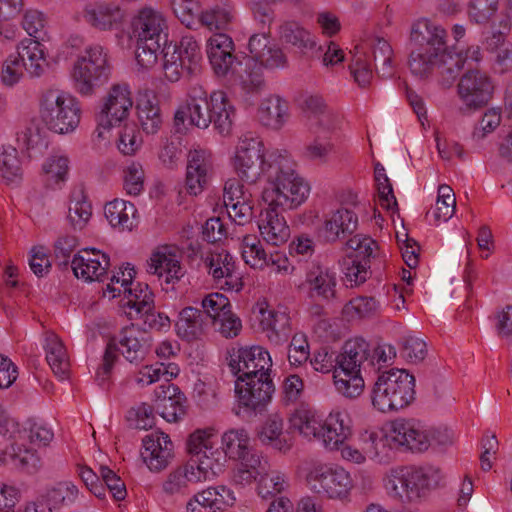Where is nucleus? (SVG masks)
Listing matches in <instances>:
<instances>
[{"mask_svg":"<svg viewBox=\"0 0 512 512\" xmlns=\"http://www.w3.org/2000/svg\"><path fill=\"white\" fill-rule=\"evenodd\" d=\"M242 257L253 268H263L269 264V255L255 236L247 235L242 241Z\"/></svg>","mask_w":512,"mask_h":512,"instance_id":"nucleus-55","label":"nucleus"},{"mask_svg":"<svg viewBox=\"0 0 512 512\" xmlns=\"http://www.w3.org/2000/svg\"><path fill=\"white\" fill-rule=\"evenodd\" d=\"M456 198L452 188L448 185H440L435 204L433 217L436 224L448 221L455 213Z\"/></svg>","mask_w":512,"mask_h":512,"instance_id":"nucleus-54","label":"nucleus"},{"mask_svg":"<svg viewBox=\"0 0 512 512\" xmlns=\"http://www.w3.org/2000/svg\"><path fill=\"white\" fill-rule=\"evenodd\" d=\"M347 246L353 250L354 260L368 264L370 258L376 256L378 244L369 236L355 235L347 241Z\"/></svg>","mask_w":512,"mask_h":512,"instance_id":"nucleus-57","label":"nucleus"},{"mask_svg":"<svg viewBox=\"0 0 512 512\" xmlns=\"http://www.w3.org/2000/svg\"><path fill=\"white\" fill-rule=\"evenodd\" d=\"M156 397L157 410L168 422H176L185 415L186 398L177 386L170 383L161 385L156 391Z\"/></svg>","mask_w":512,"mask_h":512,"instance_id":"nucleus-32","label":"nucleus"},{"mask_svg":"<svg viewBox=\"0 0 512 512\" xmlns=\"http://www.w3.org/2000/svg\"><path fill=\"white\" fill-rule=\"evenodd\" d=\"M198 483L201 481L193 469V464L187 462L168 473L162 483V491L170 497H184L190 493V487Z\"/></svg>","mask_w":512,"mask_h":512,"instance_id":"nucleus-35","label":"nucleus"},{"mask_svg":"<svg viewBox=\"0 0 512 512\" xmlns=\"http://www.w3.org/2000/svg\"><path fill=\"white\" fill-rule=\"evenodd\" d=\"M269 160L268 187L263 191V200L270 206L297 208L308 198L309 184L295 171V163L286 151H272Z\"/></svg>","mask_w":512,"mask_h":512,"instance_id":"nucleus-2","label":"nucleus"},{"mask_svg":"<svg viewBox=\"0 0 512 512\" xmlns=\"http://www.w3.org/2000/svg\"><path fill=\"white\" fill-rule=\"evenodd\" d=\"M136 109L142 130L146 134H156L163 123L157 96L151 91L140 94Z\"/></svg>","mask_w":512,"mask_h":512,"instance_id":"nucleus-37","label":"nucleus"},{"mask_svg":"<svg viewBox=\"0 0 512 512\" xmlns=\"http://www.w3.org/2000/svg\"><path fill=\"white\" fill-rule=\"evenodd\" d=\"M17 437L25 447L29 443L31 445L30 448L36 451L35 447L47 446L52 441L54 434L45 424L28 421L26 426L18 432Z\"/></svg>","mask_w":512,"mask_h":512,"instance_id":"nucleus-49","label":"nucleus"},{"mask_svg":"<svg viewBox=\"0 0 512 512\" xmlns=\"http://www.w3.org/2000/svg\"><path fill=\"white\" fill-rule=\"evenodd\" d=\"M349 71L357 86L367 89L373 81V70L369 62V54L363 48L355 47L349 64Z\"/></svg>","mask_w":512,"mask_h":512,"instance_id":"nucleus-47","label":"nucleus"},{"mask_svg":"<svg viewBox=\"0 0 512 512\" xmlns=\"http://www.w3.org/2000/svg\"><path fill=\"white\" fill-rule=\"evenodd\" d=\"M258 438L264 445L280 452H286L292 447V437L284 430V418L279 413H272L263 423Z\"/></svg>","mask_w":512,"mask_h":512,"instance_id":"nucleus-33","label":"nucleus"},{"mask_svg":"<svg viewBox=\"0 0 512 512\" xmlns=\"http://www.w3.org/2000/svg\"><path fill=\"white\" fill-rule=\"evenodd\" d=\"M228 365L236 381L270 376L272 360L261 346L233 348L229 352Z\"/></svg>","mask_w":512,"mask_h":512,"instance_id":"nucleus-11","label":"nucleus"},{"mask_svg":"<svg viewBox=\"0 0 512 512\" xmlns=\"http://www.w3.org/2000/svg\"><path fill=\"white\" fill-rule=\"evenodd\" d=\"M369 50L375 63L376 73L382 78H390L394 74L393 50L387 40L373 38Z\"/></svg>","mask_w":512,"mask_h":512,"instance_id":"nucleus-46","label":"nucleus"},{"mask_svg":"<svg viewBox=\"0 0 512 512\" xmlns=\"http://www.w3.org/2000/svg\"><path fill=\"white\" fill-rule=\"evenodd\" d=\"M392 445L396 446L395 440L389 436V431L381 437L372 432L364 439L363 451L368 458L382 463L389 459Z\"/></svg>","mask_w":512,"mask_h":512,"instance_id":"nucleus-52","label":"nucleus"},{"mask_svg":"<svg viewBox=\"0 0 512 512\" xmlns=\"http://www.w3.org/2000/svg\"><path fill=\"white\" fill-rule=\"evenodd\" d=\"M370 344L361 337L347 340L337 354V368L333 381L338 393L346 398H357L364 390L365 383L361 370L369 363Z\"/></svg>","mask_w":512,"mask_h":512,"instance_id":"nucleus-4","label":"nucleus"},{"mask_svg":"<svg viewBox=\"0 0 512 512\" xmlns=\"http://www.w3.org/2000/svg\"><path fill=\"white\" fill-rule=\"evenodd\" d=\"M0 174L8 182H13L21 177L20 160L14 147L8 146L0 149Z\"/></svg>","mask_w":512,"mask_h":512,"instance_id":"nucleus-56","label":"nucleus"},{"mask_svg":"<svg viewBox=\"0 0 512 512\" xmlns=\"http://www.w3.org/2000/svg\"><path fill=\"white\" fill-rule=\"evenodd\" d=\"M133 25L137 41L161 44L167 42V34L165 33L167 25L160 12L151 8H144L139 12Z\"/></svg>","mask_w":512,"mask_h":512,"instance_id":"nucleus-26","label":"nucleus"},{"mask_svg":"<svg viewBox=\"0 0 512 512\" xmlns=\"http://www.w3.org/2000/svg\"><path fill=\"white\" fill-rule=\"evenodd\" d=\"M141 456L147 467L153 472L165 469L174 457L173 443L169 436L154 431L143 438Z\"/></svg>","mask_w":512,"mask_h":512,"instance_id":"nucleus-21","label":"nucleus"},{"mask_svg":"<svg viewBox=\"0 0 512 512\" xmlns=\"http://www.w3.org/2000/svg\"><path fill=\"white\" fill-rule=\"evenodd\" d=\"M352 434V421L344 410L335 409L324 421L322 444L329 450L339 449Z\"/></svg>","mask_w":512,"mask_h":512,"instance_id":"nucleus-27","label":"nucleus"},{"mask_svg":"<svg viewBox=\"0 0 512 512\" xmlns=\"http://www.w3.org/2000/svg\"><path fill=\"white\" fill-rule=\"evenodd\" d=\"M213 176L211 154L202 149L189 151L187 155L185 187L190 195L201 194Z\"/></svg>","mask_w":512,"mask_h":512,"instance_id":"nucleus-17","label":"nucleus"},{"mask_svg":"<svg viewBox=\"0 0 512 512\" xmlns=\"http://www.w3.org/2000/svg\"><path fill=\"white\" fill-rule=\"evenodd\" d=\"M494 83L485 72L468 69L457 85L458 96L469 110L486 106L493 97Z\"/></svg>","mask_w":512,"mask_h":512,"instance_id":"nucleus-13","label":"nucleus"},{"mask_svg":"<svg viewBox=\"0 0 512 512\" xmlns=\"http://www.w3.org/2000/svg\"><path fill=\"white\" fill-rule=\"evenodd\" d=\"M260 326L270 342L279 345L286 342L291 333L290 317L282 311L260 309Z\"/></svg>","mask_w":512,"mask_h":512,"instance_id":"nucleus-38","label":"nucleus"},{"mask_svg":"<svg viewBox=\"0 0 512 512\" xmlns=\"http://www.w3.org/2000/svg\"><path fill=\"white\" fill-rule=\"evenodd\" d=\"M111 74L107 51L99 44L88 46L73 66L72 78L77 91L90 95L96 86L105 83Z\"/></svg>","mask_w":512,"mask_h":512,"instance_id":"nucleus-8","label":"nucleus"},{"mask_svg":"<svg viewBox=\"0 0 512 512\" xmlns=\"http://www.w3.org/2000/svg\"><path fill=\"white\" fill-rule=\"evenodd\" d=\"M77 100L60 90L46 91L40 101V115L47 128L58 134L74 131L80 122Z\"/></svg>","mask_w":512,"mask_h":512,"instance_id":"nucleus-7","label":"nucleus"},{"mask_svg":"<svg viewBox=\"0 0 512 512\" xmlns=\"http://www.w3.org/2000/svg\"><path fill=\"white\" fill-rule=\"evenodd\" d=\"M375 181L379 195V202L382 207L390 210L397 206V201L393 193V188L389 178L385 174L384 167L377 163L375 165Z\"/></svg>","mask_w":512,"mask_h":512,"instance_id":"nucleus-63","label":"nucleus"},{"mask_svg":"<svg viewBox=\"0 0 512 512\" xmlns=\"http://www.w3.org/2000/svg\"><path fill=\"white\" fill-rule=\"evenodd\" d=\"M427 353V344L422 338L408 335L402 339L400 354L407 362L418 364L426 358Z\"/></svg>","mask_w":512,"mask_h":512,"instance_id":"nucleus-58","label":"nucleus"},{"mask_svg":"<svg viewBox=\"0 0 512 512\" xmlns=\"http://www.w3.org/2000/svg\"><path fill=\"white\" fill-rule=\"evenodd\" d=\"M288 118V103L279 96L264 99L258 109V119L266 127L280 129Z\"/></svg>","mask_w":512,"mask_h":512,"instance_id":"nucleus-42","label":"nucleus"},{"mask_svg":"<svg viewBox=\"0 0 512 512\" xmlns=\"http://www.w3.org/2000/svg\"><path fill=\"white\" fill-rule=\"evenodd\" d=\"M171 6L176 17L188 28L197 24L201 11L197 0H171Z\"/></svg>","mask_w":512,"mask_h":512,"instance_id":"nucleus-64","label":"nucleus"},{"mask_svg":"<svg viewBox=\"0 0 512 512\" xmlns=\"http://www.w3.org/2000/svg\"><path fill=\"white\" fill-rule=\"evenodd\" d=\"M151 340L150 334L132 324L120 331L117 351L130 363L139 364L148 354Z\"/></svg>","mask_w":512,"mask_h":512,"instance_id":"nucleus-25","label":"nucleus"},{"mask_svg":"<svg viewBox=\"0 0 512 512\" xmlns=\"http://www.w3.org/2000/svg\"><path fill=\"white\" fill-rule=\"evenodd\" d=\"M147 272L159 278L165 275L166 283L180 280L184 271L180 265L177 249L168 245L156 248L147 261Z\"/></svg>","mask_w":512,"mask_h":512,"instance_id":"nucleus-24","label":"nucleus"},{"mask_svg":"<svg viewBox=\"0 0 512 512\" xmlns=\"http://www.w3.org/2000/svg\"><path fill=\"white\" fill-rule=\"evenodd\" d=\"M78 488L72 482L63 481L47 489L43 500L53 509L72 504L78 497Z\"/></svg>","mask_w":512,"mask_h":512,"instance_id":"nucleus-50","label":"nucleus"},{"mask_svg":"<svg viewBox=\"0 0 512 512\" xmlns=\"http://www.w3.org/2000/svg\"><path fill=\"white\" fill-rule=\"evenodd\" d=\"M21 62H26L24 70H26L30 76L39 77L43 74L47 65L43 45L33 39L23 40L18 46L17 55Z\"/></svg>","mask_w":512,"mask_h":512,"instance_id":"nucleus-43","label":"nucleus"},{"mask_svg":"<svg viewBox=\"0 0 512 512\" xmlns=\"http://www.w3.org/2000/svg\"><path fill=\"white\" fill-rule=\"evenodd\" d=\"M442 480L439 468L427 466H403L392 469L387 477L386 488L402 502H415L436 488Z\"/></svg>","mask_w":512,"mask_h":512,"instance_id":"nucleus-5","label":"nucleus"},{"mask_svg":"<svg viewBox=\"0 0 512 512\" xmlns=\"http://www.w3.org/2000/svg\"><path fill=\"white\" fill-rule=\"evenodd\" d=\"M278 208L268 204V207L261 211L258 221L262 238L272 246L284 244L290 236L289 227Z\"/></svg>","mask_w":512,"mask_h":512,"instance_id":"nucleus-28","label":"nucleus"},{"mask_svg":"<svg viewBox=\"0 0 512 512\" xmlns=\"http://www.w3.org/2000/svg\"><path fill=\"white\" fill-rule=\"evenodd\" d=\"M235 117V110L223 91L208 93L203 86L190 87L184 104L179 106L174 115L175 126L189 121L190 125L206 129L213 124L221 135H229Z\"/></svg>","mask_w":512,"mask_h":512,"instance_id":"nucleus-1","label":"nucleus"},{"mask_svg":"<svg viewBox=\"0 0 512 512\" xmlns=\"http://www.w3.org/2000/svg\"><path fill=\"white\" fill-rule=\"evenodd\" d=\"M432 428L415 419H396L391 423L389 436L396 446H406L411 451H426L432 444Z\"/></svg>","mask_w":512,"mask_h":512,"instance_id":"nucleus-14","label":"nucleus"},{"mask_svg":"<svg viewBox=\"0 0 512 512\" xmlns=\"http://www.w3.org/2000/svg\"><path fill=\"white\" fill-rule=\"evenodd\" d=\"M204 313L194 307H185L179 313L175 324L177 335L186 341H192L202 335L205 326Z\"/></svg>","mask_w":512,"mask_h":512,"instance_id":"nucleus-44","label":"nucleus"},{"mask_svg":"<svg viewBox=\"0 0 512 512\" xmlns=\"http://www.w3.org/2000/svg\"><path fill=\"white\" fill-rule=\"evenodd\" d=\"M372 405L380 412L397 411L415 399V378L404 369L382 372L372 389Z\"/></svg>","mask_w":512,"mask_h":512,"instance_id":"nucleus-6","label":"nucleus"},{"mask_svg":"<svg viewBox=\"0 0 512 512\" xmlns=\"http://www.w3.org/2000/svg\"><path fill=\"white\" fill-rule=\"evenodd\" d=\"M250 449V437L244 428L230 429L222 435L223 454L230 459L243 458V453Z\"/></svg>","mask_w":512,"mask_h":512,"instance_id":"nucleus-48","label":"nucleus"},{"mask_svg":"<svg viewBox=\"0 0 512 512\" xmlns=\"http://www.w3.org/2000/svg\"><path fill=\"white\" fill-rule=\"evenodd\" d=\"M0 465L35 473L40 469L42 462L37 451L25 447L17 437L14 443L0 451Z\"/></svg>","mask_w":512,"mask_h":512,"instance_id":"nucleus-30","label":"nucleus"},{"mask_svg":"<svg viewBox=\"0 0 512 512\" xmlns=\"http://www.w3.org/2000/svg\"><path fill=\"white\" fill-rule=\"evenodd\" d=\"M233 75L242 90L248 94L259 93L265 87L263 68L252 60V58L245 62L244 68L240 63Z\"/></svg>","mask_w":512,"mask_h":512,"instance_id":"nucleus-45","label":"nucleus"},{"mask_svg":"<svg viewBox=\"0 0 512 512\" xmlns=\"http://www.w3.org/2000/svg\"><path fill=\"white\" fill-rule=\"evenodd\" d=\"M201 306L204 309L205 319H211L215 322L219 317L225 316L229 309H231V303L229 299L220 293H211L205 296L201 302Z\"/></svg>","mask_w":512,"mask_h":512,"instance_id":"nucleus-61","label":"nucleus"},{"mask_svg":"<svg viewBox=\"0 0 512 512\" xmlns=\"http://www.w3.org/2000/svg\"><path fill=\"white\" fill-rule=\"evenodd\" d=\"M274 391L275 386L270 376L236 381L238 408L234 409L235 414L239 416L241 410L254 414L262 412L271 401Z\"/></svg>","mask_w":512,"mask_h":512,"instance_id":"nucleus-12","label":"nucleus"},{"mask_svg":"<svg viewBox=\"0 0 512 512\" xmlns=\"http://www.w3.org/2000/svg\"><path fill=\"white\" fill-rule=\"evenodd\" d=\"M46 360L52 371L60 379H65L69 372V360L61 339L52 331L44 333Z\"/></svg>","mask_w":512,"mask_h":512,"instance_id":"nucleus-41","label":"nucleus"},{"mask_svg":"<svg viewBox=\"0 0 512 512\" xmlns=\"http://www.w3.org/2000/svg\"><path fill=\"white\" fill-rule=\"evenodd\" d=\"M109 266V256L95 248L78 251L71 261L73 274L85 282L103 281Z\"/></svg>","mask_w":512,"mask_h":512,"instance_id":"nucleus-18","label":"nucleus"},{"mask_svg":"<svg viewBox=\"0 0 512 512\" xmlns=\"http://www.w3.org/2000/svg\"><path fill=\"white\" fill-rule=\"evenodd\" d=\"M248 50L250 58L267 70L285 69L289 65L286 53L271 43L269 33L253 34L249 38Z\"/></svg>","mask_w":512,"mask_h":512,"instance_id":"nucleus-19","label":"nucleus"},{"mask_svg":"<svg viewBox=\"0 0 512 512\" xmlns=\"http://www.w3.org/2000/svg\"><path fill=\"white\" fill-rule=\"evenodd\" d=\"M92 215L91 204L85 199L82 193L71 200L68 220L74 229H83Z\"/></svg>","mask_w":512,"mask_h":512,"instance_id":"nucleus-59","label":"nucleus"},{"mask_svg":"<svg viewBox=\"0 0 512 512\" xmlns=\"http://www.w3.org/2000/svg\"><path fill=\"white\" fill-rule=\"evenodd\" d=\"M288 487L286 476L270 468L258 479V494L263 499H268L280 494Z\"/></svg>","mask_w":512,"mask_h":512,"instance_id":"nucleus-53","label":"nucleus"},{"mask_svg":"<svg viewBox=\"0 0 512 512\" xmlns=\"http://www.w3.org/2000/svg\"><path fill=\"white\" fill-rule=\"evenodd\" d=\"M310 490L330 499L345 498L353 487L350 474L342 467L314 464L306 475Z\"/></svg>","mask_w":512,"mask_h":512,"instance_id":"nucleus-10","label":"nucleus"},{"mask_svg":"<svg viewBox=\"0 0 512 512\" xmlns=\"http://www.w3.org/2000/svg\"><path fill=\"white\" fill-rule=\"evenodd\" d=\"M271 153H264V145L259 138L249 135L241 138L233 159V167L239 179L249 185L257 183L262 176L268 180Z\"/></svg>","mask_w":512,"mask_h":512,"instance_id":"nucleus-9","label":"nucleus"},{"mask_svg":"<svg viewBox=\"0 0 512 512\" xmlns=\"http://www.w3.org/2000/svg\"><path fill=\"white\" fill-rule=\"evenodd\" d=\"M105 217L114 228L131 231L137 225V209L131 202L114 199L104 207Z\"/></svg>","mask_w":512,"mask_h":512,"instance_id":"nucleus-40","label":"nucleus"},{"mask_svg":"<svg viewBox=\"0 0 512 512\" xmlns=\"http://www.w3.org/2000/svg\"><path fill=\"white\" fill-rule=\"evenodd\" d=\"M306 283L312 296L324 300H332L336 297V272L324 264L312 263L306 274Z\"/></svg>","mask_w":512,"mask_h":512,"instance_id":"nucleus-31","label":"nucleus"},{"mask_svg":"<svg viewBox=\"0 0 512 512\" xmlns=\"http://www.w3.org/2000/svg\"><path fill=\"white\" fill-rule=\"evenodd\" d=\"M226 456L222 450L206 447L202 453L190 457L189 464H193V469L201 482H205L218 475L224 466Z\"/></svg>","mask_w":512,"mask_h":512,"instance_id":"nucleus-39","label":"nucleus"},{"mask_svg":"<svg viewBox=\"0 0 512 512\" xmlns=\"http://www.w3.org/2000/svg\"><path fill=\"white\" fill-rule=\"evenodd\" d=\"M290 427L308 440L322 442L324 421L309 406L300 405L289 417Z\"/></svg>","mask_w":512,"mask_h":512,"instance_id":"nucleus-36","label":"nucleus"},{"mask_svg":"<svg viewBox=\"0 0 512 512\" xmlns=\"http://www.w3.org/2000/svg\"><path fill=\"white\" fill-rule=\"evenodd\" d=\"M124 294H127V305L134 308L137 313L149 310L154 305L153 293L147 284L138 283L136 287L124 290Z\"/></svg>","mask_w":512,"mask_h":512,"instance_id":"nucleus-62","label":"nucleus"},{"mask_svg":"<svg viewBox=\"0 0 512 512\" xmlns=\"http://www.w3.org/2000/svg\"><path fill=\"white\" fill-rule=\"evenodd\" d=\"M83 19L97 31L111 32L122 27L125 11L115 1L98 0L85 6Z\"/></svg>","mask_w":512,"mask_h":512,"instance_id":"nucleus-15","label":"nucleus"},{"mask_svg":"<svg viewBox=\"0 0 512 512\" xmlns=\"http://www.w3.org/2000/svg\"><path fill=\"white\" fill-rule=\"evenodd\" d=\"M235 502L234 492L225 485H218L195 494L186 507L190 512H220L232 507Z\"/></svg>","mask_w":512,"mask_h":512,"instance_id":"nucleus-23","label":"nucleus"},{"mask_svg":"<svg viewBox=\"0 0 512 512\" xmlns=\"http://www.w3.org/2000/svg\"><path fill=\"white\" fill-rule=\"evenodd\" d=\"M410 43L409 69L413 75L426 78L446 56L447 32L434 21L420 19L411 27Z\"/></svg>","mask_w":512,"mask_h":512,"instance_id":"nucleus-3","label":"nucleus"},{"mask_svg":"<svg viewBox=\"0 0 512 512\" xmlns=\"http://www.w3.org/2000/svg\"><path fill=\"white\" fill-rule=\"evenodd\" d=\"M173 53H177L180 60L187 63L188 75L196 74L200 70L201 60L200 47L195 38L191 35H184L178 46H175Z\"/></svg>","mask_w":512,"mask_h":512,"instance_id":"nucleus-51","label":"nucleus"},{"mask_svg":"<svg viewBox=\"0 0 512 512\" xmlns=\"http://www.w3.org/2000/svg\"><path fill=\"white\" fill-rule=\"evenodd\" d=\"M378 309V302L373 297L359 296L351 299L343 308L345 316L351 319L373 316Z\"/></svg>","mask_w":512,"mask_h":512,"instance_id":"nucleus-60","label":"nucleus"},{"mask_svg":"<svg viewBox=\"0 0 512 512\" xmlns=\"http://www.w3.org/2000/svg\"><path fill=\"white\" fill-rule=\"evenodd\" d=\"M485 50L491 55L492 69L504 74L512 71V42L500 32H493L484 42Z\"/></svg>","mask_w":512,"mask_h":512,"instance_id":"nucleus-34","label":"nucleus"},{"mask_svg":"<svg viewBox=\"0 0 512 512\" xmlns=\"http://www.w3.org/2000/svg\"><path fill=\"white\" fill-rule=\"evenodd\" d=\"M279 41L306 55L316 46L315 36L302 23L296 20H283L277 29Z\"/></svg>","mask_w":512,"mask_h":512,"instance_id":"nucleus-29","label":"nucleus"},{"mask_svg":"<svg viewBox=\"0 0 512 512\" xmlns=\"http://www.w3.org/2000/svg\"><path fill=\"white\" fill-rule=\"evenodd\" d=\"M205 267L214 281L223 289L239 291L242 288L241 278L236 272L233 257L225 250L212 251L204 258Z\"/></svg>","mask_w":512,"mask_h":512,"instance_id":"nucleus-20","label":"nucleus"},{"mask_svg":"<svg viewBox=\"0 0 512 512\" xmlns=\"http://www.w3.org/2000/svg\"><path fill=\"white\" fill-rule=\"evenodd\" d=\"M133 106L132 93L126 83L111 86L98 115L102 125L117 126L125 121Z\"/></svg>","mask_w":512,"mask_h":512,"instance_id":"nucleus-16","label":"nucleus"},{"mask_svg":"<svg viewBox=\"0 0 512 512\" xmlns=\"http://www.w3.org/2000/svg\"><path fill=\"white\" fill-rule=\"evenodd\" d=\"M358 226L356 213L340 207L324 215L319 235L328 243H334L354 233Z\"/></svg>","mask_w":512,"mask_h":512,"instance_id":"nucleus-22","label":"nucleus"}]
</instances>
